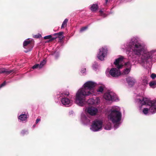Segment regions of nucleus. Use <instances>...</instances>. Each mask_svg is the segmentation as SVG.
I'll list each match as a JSON object with an SVG mask.
<instances>
[{"instance_id": "1", "label": "nucleus", "mask_w": 156, "mask_h": 156, "mask_svg": "<svg viewBox=\"0 0 156 156\" xmlns=\"http://www.w3.org/2000/svg\"><path fill=\"white\" fill-rule=\"evenodd\" d=\"M121 48L126 50L129 58H131L135 63H140L139 56L144 54L147 58H152L156 53V49L148 51L146 46L140 42L137 37L132 38L129 41L121 46Z\"/></svg>"}, {"instance_id": "2", "label": "nucleus", "mask_w": 156, "mask_h": 156, "mask_svg": "<svg viewBox=\"0 0 156 156\" xmlns=\"http://www.w3.org/2000/svg\"><path fill=\"white\" fill-rule=\"evenodd\" d=\"M96 86V83L91 81L85 83L76 93L75 99L76 103L79 106H83L86 103V97L90 95H96V93L94 90Z\"/></svg>"}, {"instance_id": "3", "label": "nucleus", "mask_w": 156, "mask_h": 156, "mask_svg": "<svg viewBox=\"0 0 156 156\" xmlns=\"http://www.w3.org/2000/svg\"><path fill=\"white\" fill-rule=\"evenodd\" d=\"M108 119L113 123L115 124L114 126V129L118 128L120 124V122L122 119L120 108L116 106H113L108 111Z\"/></svg>"}, {"instance_id": "4", "label": "nucleus", "mask_w": 156, "mask_h": 156, "mask_svg": "<svg viewBox=\"0 0 156 156\" xmlns=\"http://www.w3.org/2000/svg\"><path fill=\"white\" fill-rule=\"evenodd\" d=\"M124 57L120 56V57L115 59L114 64L118 69L112 68L110 70L109 73L110 75L113 77H117L121 75V73L119 69H121L123 66V60Z\"/></svg>"}, {"instance_id": "5", "label": "nucleus", "mask_w": 156, "mask_h": 156, "mask_svg": "<svg viewBox=\"0 0 156 156\" xmlns=\"http://www.w3.org/2000/svg\"><path fill=\"white\" fill-rule=\"evenodd\" d=\"M136 101L141 104V105H146L150 106L149 110L151 114L156 112V99L154 100H151L147 98H143L142 100L137 98Z\"/></svg>"}, {"instance_id": "6", "label": "nucleus", "mask_w": 156, "mask_h": 156, "mask_svg": "<svg viewBox=\"0 0 156 156\" xmlns=\"http://www.w3.org/2000/svg\"><path fill=\"white\" fill-rule=\"evenodd\" d=\"M104 98L107 101H117L118 98L117 95L113 92L108 91L104 94Z\"/></svg>"}, {"instance_id": "7", "label": "nucleus", "mask_w": 156, "mask_h": 156, "mask_svg": "<svg viewBox=\"0 0 156 156\" xmlns=\"http://www.w3.org/2000/svg\"><path fill=\"white\" fill-rule=\"evenodd\" d=\"M103 122L101 120H96L93 122L90 129L94 132H97L101 130L102 127Z\"/></svg>"}, {"instance_id": "8", "label": "nucleus", "mask_w": 156, "mask_h": 156, "mask_svg": "<svg viewBox=\"0 0 156 156\" xmlns=\"http://www.w3.org/2000/svg\"><path fill=\"white\" fill-rule=\"evenodd\" d=\"M107 49L106 48L102 47L99 49V52L97 55L98 59L101 61L104 60V58L107 55Z\"/></svg>"}, {"instance_id": "9", "label": "nucleus", "mask_w": 156, "mask_h": 156, "mask_svg": "<svg viewBox=\"0 0 156 156\" xmlns=\"http://www.w3.org/2000/svg\"><path fill=\"white\" fill-rule=\"evenodd\" d=\"M107 49L106 48L102 47L99 49V52L97 55L98 59L101 61L104 60V58L107 55Z\"/></svg>"}, {"instance_id": "10", "label": "nucleus", "mask_w": 156, "mask_h": 156, "mask_svg": "<svg viewBox=\"0 0 156 156\" xmlns=\"http://www.w3.org/2000/svg\"><path fill=\"white\" fill-rule=\"evenodd\" d=\"M98 111V109L97 108L93 107H89L85 109V112L92 116L95 115Z\"/></svg>"}, {"instance_id": "11", "label": "nucleus", "mask_w": 156, "mask_h": 156, "mask_svg": "<svg viewBox=\"0 0 156 156\" xmlns=\"http://www.w3.org/2000/svg\"><path fill=\"white\" fill-rule=\"evenodd\" d=\"M100 100L99 97H96L95 98H93L89 99L87 103L89 105H96L100 103Z\"/></svg>"}, {"instance_id": "12", "label": "nucleus", "mask_w": 156, "mask_h": 156, "mask_svg": "<svg viewBox=\"0 0 156 156\" xmlns=\"http://www.w3.org/2000/svg\"><path fill=\"white\" fill-rule=\"evenodd\" d=\"M32 39H26L23 42V46L24 48H26V47L28 45H30L31 46L30 48L27 50L25 51L26 53L31 51L33 47V46L31 44V42L32 41Z\"/></svg>"}, {"instance_id": "13", "label": "nucleus", "mask_w": 156, "mask_h": 156, "mask_svg": "<svg viewBox=\"0 0 156 156\" xmlns=\"http://www.w3.org/2000/svg\"><path fill=\"white\" fill-rule=\"evenodd\" d=\"M61 102L63 105L67 107L70 106L72 104L70 100L66 97L62 98L61 99Z\"/></svg>"}, {"instance_id": "14", "label": "nucleus", "mask_w": 156, "mask_h": 156, "mask_svg": "<svg viewBox=\"0 0 156 156\" xmlns=\"http://www.w3.org/2000/svg\"><path fill=\"white\" fill-rule=\"evenodd\" d=\"M125 65L126 68L124 70L123 73V74H127L129 72L131 67L132 65L129 62H128L126 63Z\"/></svg>"}, {"instance_id": "15", "label": "nucleus", "mask_w": 156, "mask_h": 156, "mask_svg": "<svg viewBox=\"0 0 156 156\" xmlns=\"http://www.w3.org/2000/svg\"><path fill=\"white\" fill-rule=\"evenodd\" d=\"M81 121L84 124H88L90 123V118L87 117L84 114H82L81 116Z\"/></svg>"}, {"instance_id": "16", "label": "nucleus", "mask_w": 156, "mask_h": 156, "mask_svg": "<svg viewBox=\"0 0 156 156\" xmlns=\"http://www.w3.org/2000/svg\"><path fill=\"white\" fill-rule=\"evenodd\" d=\"M14 70L12 69H6L5 68H1L0 69V73H4L6 75H9L13 72Z\"/></svg>"}, {"instance_id": "17", "label": "nucleus", "mask_w": 156, "mask_h": 156, "mask_svg": "<svg viewBox=\"0 0 156 156\" xmlns=\"http://www.w3.org/2000/svg\"><path fill=\"white\" fill-rule=\"evenodd\" d=\"M126 80L129 86L130 87L133 86L135 82V79L131 77H127Z\"/></svg>"}, {"instance_id": "18", "label": "nucleus", "mask_w": 156, "mask_h": 156, "mask_svg": "<svg viewBox=\"0 0 156 156\" xmlns=\"http://www.w3.org/2000/svg\"><path fill=\"white\" fill-rule=\"evenodd\" d=\"M148 77L146 76H143L142 78L141 82L142 85L144 86V87H146L148 84Z\"/></svg>"}, {"instance_id": "19", "label": "nucleus", "mask_w": 156, "mask_h": 156, "mask_svg": "<svg viewBox=\"0 0 156 156\" xmlns=\"http://www.w3.org/2000/svg\"><path fill=\"white\" fill-rule=\"evenodd\" d=\"M27 115L25 114H23L20 115L18 117L20 121H26L27 119Z\"/></svg>"}, {"instance_id": "20", "label": "nucleus", "mask_w": 156, "mask_h": 156, "mask_svg": "<svg viewBox=\"0 0 156 156\" xmlns=\"http://www.w3.org/2000/svg\"><path fill=\"white\" fill-rule=\"evenodd\" d=\"M104 88L105 87L103 85L99 86L97 90V92L101 93H102Z\"/></svg>"}, {"instance_id": "21", "label": "nucleus", "mask_w": 156, "mask_h": 156, "mask_svg": "<svg viewBox=\"0 0 156 156\" xmlns=\"http://www.w3.org/2000/svg\"><path fill=\"white\" fill-rule=\"evenodd\" d=\"M149 84L151 88H154L156 87V81L154 80L151 81L149 83Z\"/></svg>"}, {"instance_id": "22", "label": "nucleus", "mask_w": 156, "mask_h": 156, "mask_svg": "<svg viewBox=\"0 0 156 156\" xmlns=\"http://www.w3.org/2000/svg\"><path fill=\"white\" fill-rule=\"evenodd\" d=\"M98 5L96 4H94L92 5L90 7V9L92 11H96L98 8Z\"/></svg>"}, {"instance_id": "23", "label": "nucleus", "mask_w": 156, "mask_h": 156, "mask_svg": "<svg viewBox=\"0 0 156 156\" xmlns=\"http://www.w3.org/2000/svg\"><path fill=\"white\" fill-rule=\"evenodd\" d=\"M111 128V123L108 122L107 124H106L105 126L104 127V129H105L109 130Z\"/></svg>"}, {"instance_id": "24", "label": "nucleus", "mask_w": 156, "mask_h": 156, "mask_svg": "<svg viewBox=\"0 0 156 156\" xmlns=\"http://www.w3.org/2000/svg\"><path fill=\"white\" fill-rule=\"evenodd\" d=\"M68 20L67 19H66L63 22L62 24V25L61 28H63L65 27H66L67 26V23L68 22Z\"/></svg>"}, {"instance_id": "25", "label": "nucleus", "mask_w": 156, "mask_h": 156, "mask_svg": "<svg viewBox=\"0 0 156 156\" xmlns=\"http://www.w3.org/2000/svg\"><path fill=\"white\" fill-rule=\"evenodd\" d=\"M46 62L44 60H43L42 61H41V62L40 65H39V68L41 69L42 68L43 66L45 64Z\"/></svg>"}, {"instance_id": "26", "label": "nucleus", "mask_w": 156, "mask_h": 156, "mask_svg": "<svg viewBox=\"0 0 156 156\" xmlns=\"http://www.w3.org/2000/svg\"><path fill=\"white\" fill-rule=\"evenodd\" d=\"M148 109L147 108H144L143 110V112L145 115H147L148 113Z\"/></svg>"}, {"instance_id": "27", "label": "nucleus", "mask_w": 156, "mask_h": 156, "mask_svg": "<svg viewBox=\"0 0 156 156\" xmlns=\"http://www.w3.org/2000/svg\"><path fill=\"white\" fill-rule=\"evenodd\" d=\"M98 65L97 62H95L93 66V68L94 70H96L98 68Z\"/></svg>"}, {"instance_id": "28", "label": "nucleus", "mask_w": 156, "mask_h": 156, "mask_svg": "<svg viewBox=\"0 0 156 156\" xmlns=\"http://www.w3.org/2000/svg\"><path fill=\"white\" fill-rule=\"evenodd\" d=\"M69 94V92H67L66 93H61L60 94L59 96L60 97H63L64 96H67Z\"/></svg>"}, {"instance_id": "29", "label": "nucleus", "mask_w": 156, "mask_h": 156, "mask_svg": "<svg viewBox=\"0 0 156 156\" xmlns=\"http://www.w3.org/2000/svg\"><path fill=\"white\" fill-rule=\"evenodd\" d=\"M53 55L55 58H57L59 56V54L58 52H55L53 54Z\"/></svg>"}, {"instance_id": "30", "label": "nucleus", "mask_w": 156, "mask_h": 156, "mask_svg": "<svg viewBox=\"0 0 156 156\" xmlns=\"http://www.w3.org/2000/svg\"><path fill=\"white\" fill-rule=\"evenodd\" d=\"M88 28V27H82L80 30V32H82L83 31H85V30H86L87 28Z\"/></svg>"}, {"instance_id": "31", "label": "nucleus", "mask_w": 156, "mask_h": 156, "mask_svg": "<svg viewBox=\"0 0 156 156\" xmlns=\"http://www.w3.org/2000/svg\"><path fill=\"white\" fill-rule=\"evenodd\" d=\"M21 133L22 135L28 133V132L27 130H23L21 132Z\"/></svg>"}, {"instance_id": "32", "label": "nucleus", "mask_w": 156, "mask_h": 156, "mask_svg": "<svg viewBox=\"0 0 156 156\" xmlns=\"http://www.w3.org/2000/svg\"><path fill=\"white\" fill-rule=\"evenodd\" d=\"M51 35H49L45 36L44 37V39H50L51 37Z\"/></svg>"}, {"instance_id": "33", "label": "nucleus", "mask_w": 156, "mask_h": 156, "mask_svg": "<svg viewBox=\"0 0 156 156\" xmlns=\"http://www.w3.org/2000/svg\"><path fill=\"white\" fill-rule=\"evenodd\" d=\"M39 68V64H35L34 66H33L32 68L33 69H36V68Z\"/></svg>"}, {"instance_id": "34", "label": "nucleus", "mask_w": 156, "mask_h": 156, "mask_svg": "<svg viewBox=\"0 0 156 156\" xmlns=\"http://www.w3.org/2000/svg\"><path fill=\"white\" fill-rule=\"evenodd\" d=\"M151 77L153 79L156 78V74L154 73H152L151 75Z\"/></svg>"}, {"instance_id": "35", "label": "nucleus", "mask_w": 156, "mask_h": 156, "mask_svg": "<svg viewBox=\"0 0 156 156\" xmlns=\"http://www.w3.org/2000/svg\"><path fill=\"white\" fill-rule=\"evenodd\" d=\"M100 15L102 16H103L104 17H105L106 16L105 14L103 13V11L102 10H100Z\"/></svg>"}, {"instance_id": "36", "label": "nucleus", "mask_w": 156, "mask_h": 156, "mask_svg": "<svg viewBox=\"0 0 156 156\" xmlns=\"http://www.w3.org/2000/svg\"><path fill=\"white\" fill-rule=\"evenodd\" d=\"M6 82L4 81L3 83H2V84H1L0 85V88H1L2 87L4 86L5 84H6Z\"/></svg>"}, {"instance_id": "37", "label": "nucleus", "mask_w": 156, "mask_h": 156, "mask_svg": "<svg viewBox=\"0 0 156 156\" xmlns=\"http://www.w3.org/2000/svg\"><path fill=\"white\" fill-rule=\"evenodd\" d=\"M63 32H59L57 34L58 36H60L62 35L63 34Z\"/></svg>"}, {"instance_id": "38", "label": "nucleus", "mask_w": 156, "mask_h": 156, "mask_svg": "<svg viewBox=\"0 0 156 156\" xmlns=\"http://www.w3.org/2000/svg\"><path fill=\"white\" fill-rule=\"evenodd\" d=\"M86 71V69H81V73H85Z\"/></svg>"}, {"instance_id": "39", "label": "nucleus", "mask_w": 156, "mask_h": 156, "mask_svg": "<svg viewBox=\"0 0 156 156\" xmlns=\"http://www.w3.org/2000/svg\"><path fill=\"white\" fill-rule=\"evenodd\" d=\"M41 120L40 119H37L36 120V124L37 123L39 122Z\"/></svg>"}, {"instance_id": "40", "label": "nucleus", "mask_w": 156, "mask_h": 156, "mask_svg": "<svg viewBox=\"0 0 156 156\" xmlns=\"http://www.w3.org/2000/svg\"><path fill=\"white\" fill-rule=\"evenodd\" d=\"M58 37L59 38L60 40H62L64 37V36L62 35L58 36Z\"/></svg>"}, {"instance_id": "41", "label": "nucleus", "mask_w": 156, "mask_h": 156, "mask_svg": "<svg viewBox=\"0 0 156 156\" xmlns=\"http://www.w3.org/2000/svg\"><path fill=\"white\" fill-rule=\"evenodd\" d=\"M56 38V37L52 38L51 39V40H54Z\"/></svg>"}, {"instance_id": "42", "label": "nucleus", "mask_w": 156, "mask_h": 156, "mask_svg": "<svg viewBox=\"0 0 156 156\" xmlns=\"http://www.w3.org/2000/svg\"><path fill=\"white\" fill-rule=\"evenodd\" d=\"M58 33H55L54 34H53V35L54 36H56V35H58Z\"/></svg>"}, {"instance_id": "43", "label": "nucleus", "mask_w": 156, "mask_h": 156, "mask_svg": "<svg viewBox=\"0 0 156 156\" xmlns=\"http://www.w3.org/2000/svg\"><path fill=\"white\" fill-rule=\"evenodd\" d=\"M108 1V0H105V3L106 4Z\"/></svg>"}, {"instance_id": "44", "label": "nucleus", "mask_w": 156, "mask_h": 156, "mask_svg": "<svg viewBox=\"0 0 156 156\" xmlns=\"http://www.w3.org/2000/svg\"><path fill=\"white\" fill-rule=\"evenodd\" d=\"M35 37H38L37 36V35H36Z\"/></svg>"}, {"instance_id": "45", "label": "nucleus", "mask_w": 156, "mask_h": 156, "mask_svg": "<svg viewBox=\"0 0 156 156\" xmlns=\"http://www.w3.org/2000/svg\"><path fill=\"white\" fill-rule=\"evenodd\" d=\"M140 109H141V107H140Z\"/></svg>"}, {"instance_id": "46", "label": "nucleus", "mask_w": 156, "mask_h": 156, "mask_svg": "<svg viewBox=\"0 0 156 156\" xmlns=\"http://www.w3.org/2000/svg\"><path fill=\"white\" fill-rule=\"evenodd\" d=\"M35 126L34 125L33 126V127H35Z\"/></svg>"}]
</instances>
